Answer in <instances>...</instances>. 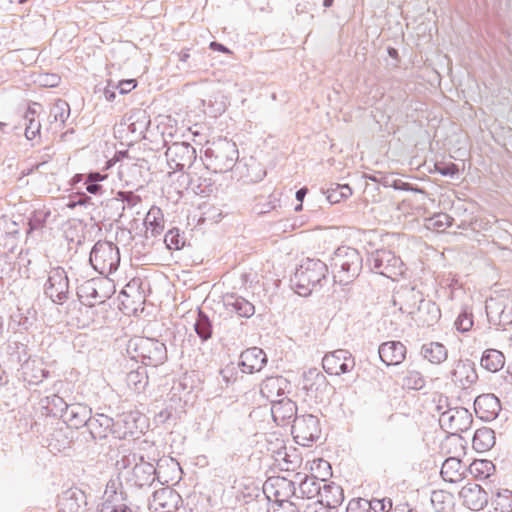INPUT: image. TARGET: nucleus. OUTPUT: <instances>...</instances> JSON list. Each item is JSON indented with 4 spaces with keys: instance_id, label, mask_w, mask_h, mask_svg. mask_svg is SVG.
<instances>
[{
    "instance_id": "8fccbe9b",
    "label": "nucleus",
    "mask_w": 512,
    "mask_h": 512,
    "mask_svg": "<svg viewBox=\"0 0 512 512\" xmlns=\"http://www.w3.org/2000/svg\"><path fill=\"white\" fill-rule=\"evenodd\" d=\"M307 191H308V190H307V188H301L300 190H298V191L296 192V198H297V200H299L300 202H302V201H303V199H304V197H305V195L307 194Z\"/></svg>"
},
{
    "instance_id": "bb28decb",
    "label": "nucleus",
    "mask_w": 512,
    "mask_h": 512,
    "mask_svg": "<svg viewBox=\"0 0 512 512\" xmlns=\"http://www.w3.org/2000/svg\"><path fill=\"white\" fill-rule=\"evenodd\" d=\"M403 387L419 390L424 387L425 380L422 374L414 369H407L402 379Z\"/></svg>"
},
{
    "instance_id": "cd10ccee",
    "label": "nucleus",
    "mask_w": 512,
    "mask_h": 512,
    "mask_svg": "<svg viewBox=\"0 0 512 512\" xmlns=\"http://www.w3.org/2000/svg\"><path fill=\"white\" fill-rule=\"evenodd\" d=\"M232 311L241 317H251L255 313L254 305L242 297L234 298L233 302L229 303Z\"/></svg>"
},
{
    "instance_id": "a211bd4d",
    "label": "nucleus",
    "mask_w": 512,
    "mask_h": 512,
    "mask_svg": "<svg viewBox=\"0 0 512 512\" xmlns=\"http://www.w3.org/2000/svg\"><path fill=\"white\" fill-rule=\"evenodd\" d=\"M487 315L491 321L500 326H505L512 322V312H506L501 301L491 298L486 305Z\"/></svg>"
},
{
    "instance_id": "1a4fd4ad",
    "label": "nucleus",
    "mask_w": 512,
    "mask_h": 512,
    "mask_svg": "<svg viewBox=\"0 0 512 512\" xmlns=\"http://www.w3.org/2000/svg\"><path fill=\"white\" fill-rule=\"evenodd\" d=\"M335 265L348 277L357 276L362 269V257L360 253L351 247L339 248L336 253Z\"/></svg>"
},
{
    "instance_id": "0eeeda50",
    "label": "nucleus",
    "mask_w": 512,
    "mask_h": 512,
    "mask_svg": "<svg viewBox=\"0 0 512 512\" xmlns=\"http://www.w3.org/2000/svg\"><path fill=\"white\" fill-rule=\"evenodd\" d=\"M442 425L451 434L450 437H460V433L470 429L473 422L472 415L464 408L450 410L443 415Z\"/></svg>"
},
{
    "instance_id": "6e6d98bb",
    "label": "nucleus",
    "mask_w": 512,
    "mask_h": 512,
    "mask_svg": "<svg viewBox=\"0 0 512 512\" xmlns=\"http://www.w3.org/2000/svg\"><path fill=\"white\" fill-rule=\"evenodd\" d=\"M296 211H300L302 210V204L300 203L299 205H297V207L295 208Z\"/></svg>"
},
{
    "instance_id": "f257e3e1",
    "label": "nucleus",
    "mask_w": 512,
    "mask_h": 512,
    "mask_svg": "<svg viewBox=\"0 0 512 512\" xmlns=\"http://www.w3.org/2000/svg\"><path fill=\"white\" fill-rule=\"evenodd\" d=\"M327 265L319 259L307 258L302 261L292 278V287L303 297L309 296L325 278Z\"/></svg>"
},
{
    "instance_id": "f03ea898",
    "label": "nucleus",
    "mask_w": 512,
    "mask_h": 512,
    "mask_svg": "<svg viewBox=\"0 0 512 512\" xmlns=\"http://www.w3.org/2000/svg\"><path fill=\"white\" fill-rule=\"evenodd\" d=\"M449 457L444 461L441 468V476L444 481L457 483L465 476V465L461 458L465 455V445L461 437H448L443 445Z\"/></svg>"
},
{
    "instance_id": "f3484780",
    "label": "nucleus",
    "mask_w": 512,
    "mask_h": 512,
    "mask_svg": "<svg viewBox=\"0 0 512 512\" xmlns=\"http://www.w3.org/2000/svg\"><path fill=\"white\" fill-rule=\"evenodd\" d=\"M149 385V376L142 368H137L127 373L125 386L133 394H141Z\"/></svg>"
},
{
    "instance_id": "2eb2a0df",
    "label": "nucleus",
    "mask_w": 512,
    "mask_h": 512,
    "mask_svg": "<svg viewBox=\"0 0 512 512\" xmlns=\"http://www.w3.org/2000/svg\"><path fill=\"white\" fill-rule=\"evenodd\" d=\"M379 356L386 365H398L406 357V347L400 341H388L379 346Z\"/></svg>"
},
{
    "instance_id": "9b49d317",
    "label": "nucleus",
    "mask_w": 512,
    "mask_h": 512,
    "mask_svg": "<svg viewBox=\"0 0 512 512\" xmlns=\"http://www.w3.org/2000/svg\"><path fill=\"white\" fill-rule=\"evenodd\" d=\"M322 365L328 374L340 375L350 371L354 367L355 362L348 352L337 350L325 355Z\"/></svg>"
},
{
    "instance_id": "5fc2aeb1",
    "label": "nucleus",
    "mask_w": 512,
    "mask_h": 512,
    "mask_svg": "<svg viewBox=\"0 0 512 512\" xmlns=\"http://www.w3.org/2000/svg\"><path fill=\"white\" fill-rule=\"evenodd\" d=\"M228 371H229L228 369H223V370L221 371V374L223 375V377H224L227 381H228V378H227V376H226L225 374H226Z\"/></svg>"
},
{
    "instance_id": "dca6fc26",
    "label": "nucleus",
    "mask_w": 512,
    "mask_h": 512,
    "mask_svg": "<svg viewBox=\"0 0 512 512\" xmlns=\"http://www.w3.org/2000/svg\"><path fill=\"white\" fill-rule=\"evenodd\" d=\"M478 374L475 366L470 361H459L452 373L453 382L463 389H467L476 383Z\"/></svg>"
},
{
    "instance_id": "c756f323",
    "label": "nucleus",
    "mask_w": 512,
    "mask_h": 512,
    "mask_svg": "<svg viewBox=\"0 0 512 512\" xmlns=\"http://www.w3.org/2000/svg\"><path fill=\"white\" fill-rule=\"evenodd\" d=\"M455 325L457 330H459L460 332L470 331L471 328L473 327V315L467 312L461 313L457 317Z\"/></svg>"
},
{
    "instance_id": "bf43d9fd",
    "label": "nucleus",
    "mask_w": 512,
    "mask_h": 512,
    "mask_svg": "<svg viewBox=\"0 0 512 512\" xmlns=\"http://www.w3.org/2000/svg\"><path fill=\"white\" fill-rule=\"evenodd\" d=\"M111 166H112V163H111V161H109V162L107 163V169H108V168H110Z\"/></svg>"
},
{
    "instance_id": "603ef678",
    "label": "nucleus",
    "mask_w": 512,
    "mask_h": 512,
    "mask_svg": "<svg viewBox=\"0 0 512 512\" xmlns=\"http://www.w3.org/2000/svg\"><path fill=\"white\" fill-rule=\"evenodd\" d=\"M105 94H106V98H107L108 101H113L115 99V93L114 92L106 91Z\"/></svg>"
},
{
    "instance_id": "4468645a",
    "label": "nucleus",
    "mask_w": 512,
    "mask_h": 512,
    "mask_svg": "<svg viewBox=\"0 0 512 512\" xmlns=\"http://www.w3.org/2000/svg\"><path fill=\"white\" fill-rule=\"evenodd\" d=\"M266 363V355L262 349L252 347L245 350L240 356L239 366L242 372L252 374L259 372Z\"/></svg>"
},
{
    "instance_id": "aec40b11",
    "label": "nucleus",
    "mask_w": 512,
    "mask_h": 512,
    "mask_svg": "<svg viewBox=\"0 0 512 512\" xmlns=\"http://www.w3.org/2000/svg\"><path fill=\"white\" fill-rule=\"evenodd\" d=\"M495 444L494 432L490 428H480L476 430L472 439V445L475 450L485 452L491 449Z\"/></svg>"
},
{
    "instance_id": "c03bdc74",
    "label": "nucleus",
    "mask_w": 512,
    "mask_h": 512,
    "mask_svg": "<svg viewBox=\"0 0 512 512\" xmlns=\"http://www.w3.org/2000/svg\"><path fill=\"white\" fill-rule=\"evenodd\" d=\"M107 178V175H102L98 172L90 173L87 176L86 183H96L100 181H104Z\"/></svg>"
},
{
    "instance_id": "412c9836",
    "label": "nucleus",
    "mask_w": 512,
    "mask_h": 512,
    "mask_svg": "<svg viewBox=\"0 0 512 512\" xmlns=\"http://www.w3.org/2000/svg\"><path fill=\"white\" fill-rule=\"evenodd\" d=\"M320 501L328 507L335 508L343 501V491L337 485L326 484L321 489Z\"/></svg>"
},
{
    "instance_id": "680f3d73",
    "label": "nucleus",
    "mask_w": 512,
    "mask_h": 512,
    "mask_svg": "<svg viewBox=\"0 0 512 512\" xmlns=\"http://www.w3.org/2000/svg\"><path fill=\"white\" fill-rule=\"evenodd\" d=\"M4 126V123L0 122V128H2Z\"/></svg>"
},
{
    "instance_id": "f8f14e48",
    "label": "nucleus",
    "mask_w": 512,
    "mask_h": 512,
    "mask_svg": "<svg viewBox=\"0 0 512 512\" xmlns=\"http://www.w3.org/2000/svg\"><path fill=\"white\" fill-rule=\"evenodd\" d=\"M120 309L125 314H134L142 308L144 295L140 287L135 283H128L119 296Z\"/></svg>"
},
{
    "instance_id": "393cba45",
    "label": "nucleus",
    "mask_w": 512,
    "mask_h": 512,
    "mask_svg": "<svg viewBox=\"0 0 512 512\" xmlns=\"http://www.w3.org/2000/svg\"><path fill=\"white\" fill-rule=\"evenodd\" d=\"M146 229L151 231L153 236L159 235L164 229V217L159 208H152L145 219Z\"/></svg>"
},
{
    "instance_id": "a18cd8bd",
    "label": "nucleus",
    "mask_w": 512,
    "mask_h": 512,
    "mask_svg": "<svg viewBox=\"0 0 512 512\" xmlns=\"http://www.w3.org/2000/svg\"><path fill=\"white\" fill-rule=\"evenodd\" d=\"M210 48L212 50L219 51L222 53H230L229 49H227L225 46H223L222 44L217 43V42H211Z\"/></svg>"
},
{
    "instance_id": "39448f33",
    "label": "nucleus",
    "mask_w": 512,
    "mask_h": 512,
    "mask_svg": "<svg viewBox=\"0 0 512 512\" xmlns=\"http://www.w3.org/2000/svg\"><path fill=\"white\" fill-rule=\"evenodd\" d=\"M45 293L53 301L61 303L69 292V280L66 271L62 267H53L48 272L45 283Z\"/></svg>"
},
{
    "instance_id": "4c0bfd02",
    "label": "nucleus",
    "mask_w": 512,
    "mask_h": 512,
    "mask_svg": "<svg viewBox=\"0 0 512 512\" xmlns=\"http://www.w3.org/2000/svg\"><path fill=\"white\" fill-rule=\"evenodd\" d=\"M435 169L437 172L444 176H454L458 173V167L454 163H437L435 165Z\"/></svg>"
},
{
    "instance_id": "ea45409f",
    "label": "nucleus",
    "mask_w": 512,
    "mask_h": 512,
    "mask_svg": "<svg viewBox=\"0 0 512 512\" xmlns=\"http://www.w3.org/2000/svg\"><path fill=\"white\" fill-rule=\"evenodd\" d=\"M40 82L44 86L55 87L59 84L60 77L56 74H45Z\"/></svg>"
},
{
    "instance_id": "473e14b6",
    "label": "nucleus",
    "mask_w": 512,
    "mask_h": 512,
    "mask_svg": "<svg viewBox=\"0 0 512 512\" xmlns=\"http://www.w3.org/2000/svg\"><path fill=\"white\" fill-rule=\"evenodd\" d=\"M174 498L173 491L169 489H161L154 494V502L158 504L164 509V512H169V507H167L166 500Z\"/></svg>"
},
{
    "instance_id": "f704fd0d",
    "label": "nucleus",
    "mask_w": 512,
    "mask_h": 512,
    "mask_svg": "<svg viewBox=\"0 0 512 512\" xmlns=\"http://www.w3.org/2000/svg\"><path fill=\"white\" fill-rule=\"evenodd\" d=\"M195 330L203 340H207L211 336V326L205 318L197 320Z\"/></svg>"
},
{
    "instance_id": "b1692460",
    "label": "nucleus",
    "mask_w": 512,
    "mask_h": 512,
    "mask_svg": "<svg viewBox=\"0 0 512 512\" xmlns=\"http://www.w3.org/2000/svg\"><path fill=\"white\" fill-rule=\"evenodd\" d=\"M431 502L438 512H452L454 509V496L445 490L434 491Z\"/></svg>"
},
{
    "instance_id": "de8ad7c7",
    "label": "nucleus",
    "mask_w": 512,
    "mask_h": 512,
    "mask_svg": "<svg viewBox=\"0 0 512 512\" xmlns=\"http://www.w3.org/2000/svg\"><path fill=\"white\" fill-rule=\"evenodd\" d=\"M314 465L317 466V468H321V467L329 468L328 462L323 459L313 460L312 465H311V470L314 469V467H313Z\"/></svg>"
},
{
    "instance_id": "4d7b16f0",
    "label": "nucleus",
    "mask_w": 512,
    "mask_h": 512,
    "mask_svg": "<svg viewBox=\"0 0 512 512\" xmlns=\"http://www.w3.org/2000/svg\"><path fill=\"white\" fill-rule=\"evenodd\" d=\"M377 503L381 504V506H382V507H381V510H384V508H385V507H384V504H382V502H381V501H377Z\"/></svg>"
},
{
    "instance_id": "5701e85b",
    "label": "nucleus",
    "mask_w": 512,
    "mask_h": 512,
    "mask_svg": "<svg viewBox=\"0 0 512 512\" xmlns=\"http://www.w3.org/2000/svg\"><path fill=\"white\" fill-rule=\"evenodd\" d=\"M452 224L453 218L446 213H436L425 219L426 229L435 233L445 232Z\"/></svg>"
},
{
    "instance_id": "2f4dec72",
    "label": "nucleus",
    "mask_w": 512,
    "mask_h": 512,
    "mask_svg": "<svg viewBox=\"0 0 512 512\" xmlns=\"http://www.w3.org/2000/svg\"><path fill=\"white\" fill-rule=\"evenodd\" d=\"M282 412H287L288 413L287 417L291 418L294 414V407H293L292 403L279 402V403L273 405L272 415H273L275 421H278Z\"/></svg>"
},
{
    "instance_id": "7c9ffc66",
    "label": "nucleus",
    "mask_w": 512,
    "mask_h": 512,
    "mask_svg": "<svg viewBox=\"0 0 512 512\" xmlns=\"http://www.w3.org/2000/svg\"><path fill=\"white\" fill-rule=\"evenodd\" d=\"M327 387V383L325 377L321 374H316L313 378V381L310 384H306L305 388L308 392L317 397L318 391L325 389Z\"/></svg>"
},
{
    "instance_id": "3c124183",
    "label": "nucleus",
    "mask_w": 512,
    "mask_h": 512,
    "mask_svg": "<svg viewBox=\"0 0 512 512\" xmlns=\"http://www.w3.org/2000/svg\"><path fill=\"white\" fill-rule=\"evenodd\" d=\"M341 189L345 190V192L342 193V195L345 197H348L352 194V190L348 185L342 186Z\"/></svg>"
},
{
    "instance_id": "6ab92c4d",
    "label": "nucleus",
    "mask_w": 512,
    "mask_h": 512,
    "mask_svg": "<svg viewBox=\"0 0 512 512\" xmlns=\"http://www.w3.org/2000/svg\"><path fill=\"white\" fill-rule=\"evenodd\" d=\"M480 365L488 372L496 373L505 365L504 354L496 349H486L480 360Z\"/></svg>"
},
{
    "instance_id": "13d9d810",
    "label": "nucleus",
    "mask_w": 512,
    "mask_h": 512,
    "mask_svg": "<svg viewBox=\"0 0 512 512\" xmlns=\"http://www.w3.org/2000/svg\"><path fill=\"white\" fill-rule=\"evenodd\" d=\"M390 55H394V53H396V51L394 49L390 50L389 51Z\"/></svg>"
},
{
    "instance_id": "e433bc0d",
    "label": "nucleus",
    "mask_w": 512,
    "mask_h": 512,
    "mask_svg": "<svg viewBox=\"0 0 512 512\" xmlns=\"http://www.w3.org/2000/svg\"><path fill=\"white\" fill-rule=\"evenodd\" d=\"M103 282H87L81 287L80 292H88L95 299V301L103 302V296L98 295L97 288L102 286Z\"/></svg>"
},
{
    "instance_id": "72a5a7b5",
    "label": "nucleus",
    "mask_w": 512,
    "mask_h": 512,
    "mask_svg": "<svg viewBox=\"0 0 512 512\" xmlns=\"http://www.w3.org/2000/svg\"><path fill=\"white\" fill-rule=\"evenodd\" d=\"M300 490L303 494H306L308 498H312L317 494L320 495L321 492L313 479H305L300 485Z\"/></svg>"
},
{
    "instance_id": "c9c22d12",
    "label": "nucleus",
    "mask_w": 512,
    "mask_h": 512,
    "mask_svg": "<svg viewBox=\"0 0 512 512\" xmlns=\"http://www.w3.org/2000/svg\"><path fill=\"white\" fill-rule=\"evenodd\" d=\"M28 122L25 129V136L28 140H33L40 135L41 124L39 120L35 118H31Z\"/></svg>"
},
{
    "instance_id": "ddd939ff",
    "label": "nucleus",
    "mask_w": 512,
    "mask_h": 512,
    "mask_svg": "<svg viewBox=\"0 0 512 512\" xmlns=\"http://www.w3.org/2000/svg\"><path fill=\"white\" fill-rule=\"evenodd\" d=\"M474 410L480 419L484 421L494 420L501 410L500 401L493 394L480 395L474 401Z\"/></svg>"
},
{
    "instance_id": "37998d69",
    "label": "nucleus",
    "mask_w": 512,
    "mask_h": 512,
    "mask_svg": "<svg viewBox=\"0 0 512 512\" xmlns=\"http://www.w3.org/2000/svg\"><path fill=\"white\" fill-rule=\"evenodd\" d=\"M364 506L366 509V506L368 505V502L365 500H351L347 507V512H359L358 510L361 508V506Z\"/></svg>"
},
{
    "instance_id": "09e8293b",
    "label": "nucleus",
    "mask_w": 512,
    "mask_h": 512,
    "mask_svg": "<svg viewBox=\"0 0 512 512\" xmlns=\"http://www.w3.org/2000/svg\"><path fill=\"white\" fill-rule=\"evenodd\" d=\"M190 58V52L189 49H183L178 53V59L181 62H187Z\"/></svg>"
},
{
    "instance_id": "864d4df0",
    "label": "nucleus",
    "mask_w": 512,
    "mask_h": 512,
    "mask_svg": "<svg viewBox=\"0 0 512 512\" xmlns=\"http://www.w3.org/2000/svg\"><path fill=\"white\" fill-rule=\"evenodd\" d=\"M333 2H334V0H324L323 5L325 7H330V6H332Z\"/></svg>"
},
{
    "instance_id": "052dcab7",
    "label": "nucleus",
    "mask_w": 512,
    "mask_h": 512,
    "mask_svg": "<svg viewBox=\"0 0 512 512\" xmlns=\"http://www.w3.org/2000/svg\"><path fill=\"white\" fill-rule=\"evenodd\" d=\"M27 0H19L20 4H24Z\"/></svg>"
},
{
    "instance_id": "4be33fe9",
    "label": "nucleus",
    "mask_w": 512,
    "mask_h": 512,
    "mask_svg": "<svg viewBox=\"0 0 512 512\" xmlns=\"http://www.w3.org/2000/svg\"><path fill=\"white\" fill-rule=\"evenodd\" d=\"M422 355L429 362L433 364H440L446 360L447 350L442 344L438 342H431L423 345Z\"/></svg>"
},
{
    "instance_id": "a878e982",
    "label": "nucleus",
    "mask_w": 512,
    "mask_h": 512,
    "mask_svg": "<svg viewBox=\"0 0 512 512\" xmlns=\"http://www.w3.org/2000/svg\"><path fill=\"white\" fill-rule=\"evenodd\" d=\"M493 471L494 465L489 460L477 459L470 464V472L476 478H487Z\"/></svg>"
},
{
    "instance_id": "a19ab883",
    "label": "nucleus",
    "mask_w": 512,
    "mask_h": 512,
    "mask_svg": "<svg viewBox=\"0 0 512 512\" xmlns=\"http://www.w3.org/2000/svg\"><path fill=\"white\" fill-rule=\"evenodd\" d=\"M278 380L276 378L267 379L262 387V393L267 397H272V389L277 385Z\"/></svg>"
},
{
    "instance_id": "423d86ee",
    "label": "nucleus",
    "mask_w": 512,
    "mask_h": 512,
    "mask_svg": "<svg viewBox=\"0 0 512 512\" xmlns=\"http://www.w3.org/2000/svg\"><path fill=\"white\" fill-rule=\"evenodd\" d=\"M136 350L146 366H158L167 359L166 346L152 338H141L136 344Z\"/></svg>"
},
{
    "instance_id": "7ed1b4c3",
    "label": "nucleus",
    "mask_w": 512,
    "mask_h": 512,
    "mask_svg": "<svg viewBox=\"0 0 512 512\" xmlns=\"http://www.w3.org/2000/svg\"><path fill=\"white\" fill-rule=\"evenodd\" d=\"M90 262L100 274H110L119 265V250L111 242L99 241L94 245L90 253Z\"/></svg>"
},
{
    "instance_id": "20e7f679",
    "label": "nucleus",
    "mask_w": 512,
    "mask_h": 512,
    "mask_svg": "<svg viewBox=\"0 0 512 512\" xmlns=\"http://www.w3.org/2000/svg\"><path fill=\"white\" fill-rule=\"evenodd\" d=\"M292 434L299 445L310 446L321 435L318 418L313 415L296 418L292 426Z\"/></svg>"
},
{
    "instance_id": "49530a36",
    "label": "nucleus",
    "mask_w": 512,
    "mask_h": 512,
    "mask_svg": "<svg viewBox=\"0 0 512 512\" xmlns=\"http://www.w3.org/2000/svg\"><path fill=\"white\" fill-rule=\"evenodd\" d=\"M86 190L91 194H97L101 192L102 186L96 184V183H87Z\"/></svg>"
},
{
    "instance_id": "9d476101",
    "label": "nucleus",
    "mask_w": 512,
    "mask_h": 512,
    "mask_svg": "<svg viewBox=\"0 0 512 512\" xmlns=\"http://www.w3.org/2000/svg\"><path fill=\"white\" fill-rule=\"evenodd\" d=\"M462 504L470 510L480 511L488 504V494L479 485L467 483L459 491Z\"/></svg>"
},
{
    "instance_id": "79ce46f5",
    "label": "nucleus",
    "mask_w": 512,
    "mask_h": 512,
    "mask_svg": "<svg viewBox=\"0 0 512 512\" xmlns=\"http://www.w3.org/2000/svg\"><path fill=\"white\" fill-rule=\"evenodd\" d=\"M41 109V105L39 103H32L28 106L27 112L25 114V118L30 121L31 118H37Z\"/></svg>"
},
{
    "instance_id": "58836bf2",
    "label": "nucleus",
    "mask_w": 512,
    "mask_h": 512,
    "mask_svg": "<svg viewBox=\"0 0 512 512\" xmlns=\"http://www.w3.org/2000/svg\"><path fill=\"white\" fill-rule=\"evenodd\" d=\"M137 81L135 79L120 80L117 84L120 94H128L137 87Z\"/></svg>"
},
{
    "instance_id": "6e6552de",
    "label": "nucleus",
    "mask_w": 512,
    "mask_h": 512,
    "mask_svg": "<svg viewBox=\"0 0 512 512\" xmlns=\"http://www.w3.org/2000/svg\"><path fill=\"white\" fill-rule=\"evenodd\" d=\"M375 267L380 270V274L396 280L404 274V264L402 260L390 251L381 250L376 252Z\"/></svg>"
},
{
    "instance_id": "c85d7f7f",
    "label": "nucleus",
    "mask_w": 512,
    "mask_h": 512,
    "mask_svg": "<svg viewBox=\"0 0 512 512\" xmlns=\"http://www.w3.org/2000/svg\"><path fill=\"white\" fill-rule=\"evenodd\" d=\"M164 242L169 250L177 251L185 246V237L178 228H173L166 233Z\"/></svg>"
}]
</instances>
